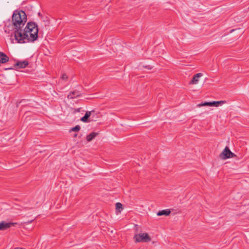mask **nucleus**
<instances>
[{
    "label": "nucleus",
    "instance_id": "nucleus-1",
    "mask_svg": "<svg viewBox=\"0 0 249 249\" xmlns=\"http://www.w3.org/2000/svg\"><path fill=\"white\" fill-rule=\"evenodd\" d=\"M38 33L37 24L34 22H29L21 32L17 33L15 38L18 43L33 42L37 39Z\"/></svg>",
    "mask_w": 249,
    "mask_h": 249
},
{
    "label": "nucleus",
    "instance_id": "nucleus-2",
    "mask_svg": "<svg viewBox=\"0 0 249 249\" xmlns=\"http://www.w3.org/2000/svg\"><path fill=\"white\" fill-rule=\"evenodd\" d=\"M27 22V16L24 11L15 10L12 17L11 25L10 27L13 31L14 37L17 33L22 31Z\"/></svg>",
    "mask_w": 249,
    "mask_h": 249
},
{
    "label": "nucleus",
    "instance_id": "nucleus-3",
    "mask_svg": "<svg viewBox=\"0 0 249 249\" xmlns=\"http://www.w3.org/2000/svg\"><path fill=\"white\" fill-rule=\"evenodd\" d=\"M136 243L148 242L151 241V238L147 233H142L136 234L134 237Z\"/></svg>",
    "mask_w": 249,
    "mask_h": 249
},
{
    "label": "nucleus",
    "instance_id": "nucleus-4",
    "mask_svg": "<svg viewBox=\"0 0 249 249\" xmlns=\"http://www.w3.org/2000/svg\"><path fill=\"white\" fill-rule=\"evenodd\" d=\"M219 157L221 159L226 160L231 158L236 157L237 156L232 153L228 146H226Z\"/></svg>",
    "mask_w": 249,
    "mask_h": 249
},
{
    "label": "nucleus",
    "instance_id": "nucleus-5",
    "mask_svg": "<svg viewBox=\"0 0 249 249\" xmlns=\"http://www.w3.org/2000/svg\"><path fill=\"white\" fill-rule=\"evenodd\" d=\"M29 64V63L26 60H24L22 61H18L14 65L13 67H10L5 68V70H18V69H23L26 68Z\"/></svg>",
    "mask_w": 249,
    "mask_h": 249
},
{
    "label": "nucleus",
    "instance_id": "nucleus-6",
    "mask_svg": "<svg viewBox=\"0 0 249 249\" xmlns=\"http://www.w3.org/2000/svg\"><path fill=\"white\" fill-rule=\"evenodd\" d=\"M15 224V223H14L6 222L5 221H2L0 222V231L6 230L12 226H14Z\"/></svg>",
    "mask_w": 249,
    "mask_h": 249
},
{
    "label": "nucleus",
    "instance_id": "nucleus-7",
    "mask_svg": "<svg viewBox=\"0 0 249 249\" xmlns=\"http://www.w3.org/2000/svg\"><path fill=\"white\" fill-rule=\"evenodd\" d=\"M81 96V92L75 89L73 91H71L67 96V98L70 99H74Z\"/></svg>",
    "mask_w": 249,
    "mask_h": 249
},
{
    "label": "nucleus",
    "instance_id": "nucleus-8",
    "mask_svg": "<svg viewBox=\"0 0 249 249\" xmlns=\"http://www.w3.org/2000/svg\"><path fill=\"white\" fill-rule=\"evenodd\" d=\"M203 74L202 73H197L195 74L192 79L190 81L189 84L195 85L197 84L199 81V78L202 76Z\"/></svg>",
    "mask_w": 249,
    "mask_h": 249
},
{
    "label": "nucleus",
    "instance_id": "nucleus-9",
    "mask_svg": "<svg viewBox=\"0 0 249 249\" xmlns=\"http://www.w3.org/2000/svg\"><path fill=\"white\" fill-rule=\"evenodd\" d=\"M9 60L8 56L3 52H0V63H5Z\"/></svg>",
    "mask_w": 249,
    "mask_h": 249
},
{
    "label": "nucleus",
    "instance_id": "nucleus-10",
    "mask_svg": "<svg viewBox=\"0 0 249 249\" xmlns=\"http://www.w3.org/2000/svg\"><path fill=\"white\" fill-rule=\"evenodd\" d=\"M94 112V110H92L90 111H87L85 114V115L81 118V121L83 122H87L88 118L91 115V113Z\"/></svg>",
    "mask_w": 249,
    "mask_h": 249
},
{
    "label": "nucleus",
    "instance_id": "nucleus-11",
    "mask_svg": "<svg viewBox=\"0 0 249 249\" xmlns=\"http://www.w3.org/2000/svg\"><path fill=\"white\" fill-rule=\"evenodd\" d=\"M170 213H171V211L170 210L166 209V210L160 211L159 212H158L157 215L161 216V215H164L167 216V215H169Z\"/></svg>",
    "mask_w": 249,
    "mask_h": 249
},
{
    "label": "nucleus",
    "instance_id": "nucleus-12",
    "mask_svg": "<svg viewBox=\"0 0 249 249\" xmlns=\"http://www.w3.org/2000/svg\"><path fill=\"white\" fill-rule=\"evenodd\" d=\"M98 135L97 133L96 132H92L90 133L89 135L87 136V141L88 142L91 141L93 139H94Z\"/></svg>",
    "mask_w": 249,
    "mask_h": 249
},
{
    "label": "nucleus",
    "instance_id": "nucleus-13",
    "mask_svg": "<svg viewBox=\"0 0 249 249\" xmlns=\"http://www.w3.org/2000/svg\"><path fill=\"white\" fill-rule=\"evenodd\" d=\"M80 126L79 125H77L71 128V130H70V132L71 131H74V132H78L80 130Z\"/></svg>",
    "mask_w": 249,
    "mask_h": 249
},
{
    "label": "nucleus",
    "instance_id": "nucleus-14",
    "mask_svg": "<svg viewBox=\"0 0 249 249\" xmlns=\"http://www.w3.org/2000/svg\"><path fill=\"white\" fill-rule=\"evenodd\" d=\"M202 106H211V102H205L204 103H202L201 104H198L197 107H201Z\"/></svg>",
    "mask_w": 249,
    "mask_h": 249
},
{
    "label": "nucleus",
    "instance_id": "nucleus-15",
    "mask_svg": "<svg viewBox=\"0 0 249 249\" xmlns=\"http://www.w3.org/2000/svg\"><path fill=\"white\" fill-rule=\"evenodd\" d=\"M116 209L117 210H119L120 209H123V205L119 202H117L116 204Z\"/></svg>",
    "mask_w": 249,
    "mask_h": 249
},
{
    "label": "nucleus",
    "instance_id": "nucleus-16",
    "mask_svg": "<svg viewBox=\"0 0 249 249\" xmlns=\"http://www.w3.org/2000/svg\"><path fill=\"white\" fill-rule=\"evenodd\" d=\"M218 102L217 101H213L212 102H211V106H215L218 107L219 106Z\"/></svg>",
    "mask_w": 249,
    "mask_h": 249
},
{
    "label": "nucleus",
    "instance_id": "nucleus-17",
    "mask_svg": "<svg viewBox=\"0 0 249 249\" xmlns=\"http://www.w3.org/2000/svg\"><path fill=\"white\" fill-rule=\"evenodd\" d=\"M61 78L63 80H67L68 79V76H67V75L66 74L63 73L62 75Z\"/></svg>",
    "mask_w": 249,
    "mask_h": 249
},
{
    "label": "nucleus",
    "instance_id": "nucleus-18",
    "mask_svg": "<svg viewBox=\"0 0 249 249\" xmlns=\"http://www.w3.org/2000/svg\"><path fill=\"white\" fill-rule=\"evenodd\" d=\"M217 102H219V103H218V105H222V104L225 103L226 101H217Z\"/></svg>",
    "mask_w": 249,
    "mask_h": 249
},
{
    "label": "nucleus",
    "instance_id": "nucleus-19",
    "mask_svg": "<svg viewBox=\"0 0 249 249\" xmlns=\"http://www.w3.org/2000/svg\"><path fill=\"white\" fill-rule=\"evenodd\" d=\"M77 134H75L74 135V136H73V137L76 138V137H77Z\"/></svg>",
    "mask_w": 249,
    "mask_h": 249
},
{
    "label": "nucleus",
    "instance_id": "nucleus-20",
    "mask_svg": "<svg viewBox=\"0 0 249 249\" xmlns=\"http://www.w3.org/2000/svg\"><path fill=\"white\" fill-rule=\"evenodd\" d=\"M234 30H235L234 29H232V30H231V32H233Z\"/></svg>",
    "mask_w": 249,
    "mask_h": 249
},
{
    "label": "nucleus",
    "instance_id": "nucleus-21",
    "mask_svg": "<svg viewBox=\"0 0 249 249\" xmlns=\"http://www.w3.org/2000/svg\"><path fill=\"white\" fill-rule=\"evenodd\" d=\"M146 68H148V69H151V68H149V66L146 67Z\"/></svg>",
    "mask_w": 249,
    "mask_h": 249
}]
</instances>
